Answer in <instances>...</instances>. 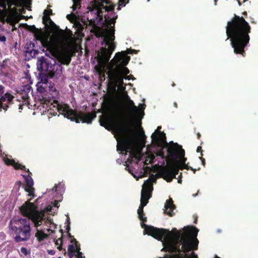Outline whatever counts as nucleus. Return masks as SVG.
Listing matches in <instances>:
<instances>
[{"mask_svg":"<svg viewBox=\"0 0 258 258\" xmlns=\"http://www.w3.org/2000/svg\"><path fill=\"white\" fill-rule=\"evenodd\" d=\"M100 124L106 129L113 131L117 142V150L125 155L128 153L125 169L137 180L151 172L150 167H145V165L154 162L156 152L163 151L169 145L166 141L165 134L160 131L161 126H159L152 134L151 139L153 145L159 148L160 150L153 151L152 146H148L145 153L142 154V150L145 143L138 137L130 135V121L118 109L110 115L102 116Z\"/></svg>","mask_w":258,"mask_h":258,"instance_id":"f257e3e1","label":"nucleus"},{"mask_svg":"<svg viewBox=\"0 0 258 258\" xmlns=\"http://www.w3.org/2000/svg\"><path fill=\"white\" fill-rule=\"evenodd\" d=\"M73 10L76 11L80 7L81 0H72ZM87 17L91 22H99L104 25V28L97 33V36L102 39L103 46L97 52V64L94 69L99 76L100 80L105 79V73L108 65L115 63V66H125L130 60L124 51L117 52L109 61L111 55L115 50L114 25L117 15L113 11L114 6L110 0H89Z\"/></svg>","mask_w":258,"mask_h":258,"instance_id":"f03ea898","label":"nucleus"},{"mask_svg":"<svg viewBox=\"0 0 258 258\" xmlns=\"http://www.w3.org/2000/svg\"><path fill=\"white\" fill-rule=\"evenodd\" d=\"M156 180V177L152 175L145 181L142 186L141 204L138 210V214L140 220L143 222L141 223V226L142 228H144V234H148L161 240L164 248L167 251L179 252L181 249L184 253L183 258H198L197 255L193 252L190 255L187 254L191 250H195L198 248L199 241L197 236L199 230L195 227H185L182 233L181 231H177L176 228H173L170 231L167 229L147 226L143 223L147 220L146 217L144 216L143 209L151 197L153 189V183ZM179 258H182V256H179Z\"/></svg>","mask_w":258,"mask_h":258,"instance_id":"7ed1b4c3","label":"nucleus"},{"mask_svg":"<svg viewBox=\"0 0 258 258\" xmlns=\"http://www.w3.org/2000/svg\"><path fill=\"white\" fill-rule=\"evenodd\" d=\"M37 39L49 51L50 55L41 57L38 59L37 69L50 77L55 75V70L59 66L56 64V59L63 64H69L71 60L68 50L64 48V35L60 30L56 35L51 36L41 30H37L35 32Z\"/></svg>","mask_w":258,"mask_h":258,"instance_id":"20e7f679","label":"nucleus"},{"mask_svg":"<svg viewBox=\"0 0 258 258\" xmlns=\"http://www.w3.org/2000/svg\"><path fill=\"white\" fill-rule=\"evenodd\" d=\"M59 202L55 200L53 206L49 205L40 212H33V208L26 210V206L23 207L24 213L30 216L35 228L34 236L39 246L45 244L49 240L50 234L55 230L56 225L47 214L54 215L56 212L59 206Z\"/></svg>","mask_w":258,"mask_h":258,"instance_id":"39448f33","label":"nucleus"},{"mask_svg":"<svg viewBox=\"0 0 258 258\" xmlns=\"http://www.w3.org/2000/svg\"><path fill=\"white\" fill-rule=\"evenodd\" d=\"M165 149L166 153L163 151H158L156 152V155L163 159V164L165 161L168 163V165L162 170L161 174L164 179L170 182L176 177L179 169L188 170L189 166L185 164L186 158L184 157V150L177 143L172 142Z\"/></svg>","mask_w":258,"mask_h":258,"instance_id":"423d86ee","label":"nucleus"},{"mask_svg":"<svg viewBox=\"0 0 258 258\" xmlns=\"http://www.w3.org/2000/svg\"><path fill=\"white\" fill-rule=\"evenodd\" d=\"M250 26L242 17L236 16L228 22L226 27V33L230 38L231 44L235 53L242 54L244 48L249 41V33Z\"/></svg>","mask_w":258,"mask_h":258,"instance_id":"0eeeda50","label":"nucleus"},{"mask_svg":"<svg viewBox=\"0 0 258 258\" xmlns=\"http://www.w3.org/2000/svg\"><path fill=\"white\" fill-rule=\"evenodd\" d=\"M30 200L31 199L26 202L20 208L21 212L26 217H15L10 222L11 229L16 234L14 239L17 242L26 241L31 236L30 220L31 221V218L30 215L24 213L23 207L26 206V210H31L30 208H33L34 213L40 212L37 210V207L33 203L30 202Z\"/></svg>","mask_w":258,"mask_h":258,"instance_id":"6e6552de","label":"nucleus"},{"mask_svg":"<svg viewBox=\"0 0 258 258\" xmlns=\"http://www.w3.org/2000/svg\"><path fill=\"white\" fill-rule=\"evenodd\" d=\"M47 93H48L53 102H55L56 110L64 115L68 119L75 121L76 122L82 121L83 123H91L92 120L96 116L94 113H85L82 112H78L71 108L67 104H57L56 103V99L58 96V92L53 86L49 84L47 87Z\"/></svg>","mask_w":258,"mask_h":258,"instance_id":"1a4fd4ad","label":"nucleus"},{"mask_svg":"<svg viewBox=\"0 0 258 258\" xmlns=\"http://www.w3.org/2000/svg\"><path fill=\"white\" fill-rule=\"evenodd\" d=\"M115 63L111 65H108L107 70L105 73L109 80L115 85H118V87L122 90L125 89V87L123 86V78L129 73V70L124 66H117L114 68Z\"/></svg>","mask_w":258,"mask_h":258,"instance_id":"9d476101","label":"nucleus"},{"mask_svg":"<svg viewBox=\"0 0 258 258\" xmlns=\"http://www.w3.org/2000/svg\"><path fill=\"white\" fill-rule=\"evenodd\" d=\"M6 162L8 164L12 165L14 166V167L16 169H21L22 170L25 171V172H28V175L22 174L24 178L25 179L26 186L25 187V190L28 192V196H32L33 197H35L34 194V188L33 186L34 184L33 180L30 175V174H31L28 169H26L25 166H23L18 163L16 162L14 160L9 159H8Z\"/></svg>","mask_w":258,"mask_h":258,"instance_id":"9b49d317","label":"nucleus"},{"mask_svg":"<svg viewBox=\"0 0 258 258\" xmlns=\"http://www.w3.org/2000/svg\"><path fill=\"white\" fill-rule=\"evenodd\" d=\"M126 99L128 102L130 114L132 118L137 120L141 119L144 115V110L146 105L145 104H140L139 107H137L135 105L133 101L130 99L128 96H126Z\"/></svg>","mask_w":258,"mask_h":258,"instance_id":"f8f14e48","label":"nucleus"},{"mask_svg":"<svg viewBox=\"0 0 258 258\" xmlns=\"http://www.w3.org/2000/svg\"><path fill=\"white\" fill-rule=\"evenodd\" d=\"M14 96L9 93L5 94L4 96H2L0 99V110L3 109L5 110H7L9 104L11 103Z\"/></svg>","mask_w":258,"mask_h":258,"instance_id":"ddd939ff","label":"nucleus"},{"mask_svg":"<svg viewBox=\"0 0 258 258\" xmlns=\"http://www.w3.org/2000/svg\"><path fill=\"white\" fill-rule=\"evenodd\" d=\"M64 191L63 184L59 183L58 185H55L52 189L47 190V192L52 195V198H54L57 197L56 195L61 194Z\"/></svg>","mask_w":258,"mask_h":258,"instance_id":"4468645a","label":"nucleus"},{"mask_svg":"<svg viewBox=\"0 0 258 258\" xmlns=\"http://www.w3.org/2000/svg\"><path fill=\"white\" fill-rule=\"evenodd\" d=\"M164 208V212L170 216H172L173 210L175 209V206L173 203L172 199H169L166 201Z\"/></svg>","mask_w":258,"mask_h":258,"instance_id":"2eb2a0df","label":"nucleus"},{"mask_svg":"<svg viewBox=\"0 0 258 258\" xmlns=\"http://www.w3.org/2000/svg\"><path fill=\"white\" fill-rule=\"evenodd\" d=\"M47 87L48 85L47 83H40L38 85L37 90L42 93H47Z\"/></svg>","mask_w":258,"mask_h":258,"instance_id":"dca6fc26","label":"nucleus"},{"mask_svg":"<svg viewBox=\"0 0 258 258\" xmlns=\"http://www.w3.org/2000/svg\"><path fill=\"white\" fill-rule=\"evenodd\" d=\"M7 5L10 8L13 5L11 0H0V7L6 9Z\"/></svg>","mask_w":258,"mask_h":258,"instance_id":"f3484780","label":"nucleus"},{"mask_svg":"<svg viewBox=\"0 0 258 258\" xmlns=\"http://www.w3.org/2000/svg\"><path fill=\"white\" fill-rule=\"evenodd\" d=\"M52 13L51 10H45L44 11V16L43 17V20L44 22L51 21L49 16Z\"/></svg>","mask_w":258,"mask_h":258,"instance_id":"a211bd4d","label":"nucleus"},{"mask_svg":"<svg viewBox=\"0 0 258 258\" xmlns=\"http://www.w3.org/2000/svg\"><path fill=\"white\" fill-rule=\"evenodd\" d=\"M80 247L77 244L75 245V250L74 253L77 258H85V256L82 255V253L80 251Z\"/></svg>","mask_w":258,"mask_h":258,"instance_id":"6ab92c4d","label":"nucleus"},{"mask_svg":"<svg viewBox=\"0 0 258 258\" xmlns=\"http://www.w3.org/2000/svg\"><path fill=\"white\" fill-rule=\"evenodd\" d=\"M129 2V0H118V10H120L121 8L124 7Z\"/></svg>","mask_w":258,"mask_h":258,"instance_id":"aec40b11","label":"nucleus"},{"mask_svg":"<svg viewBox=\"0 0 258 258\" xmlns=\"http://www.w3.org/2000/svg\"><path fill=\"white\" fill-rule=\"evenodd\" d=\"M75 250V246H74L73 244H71L69 246L68 251L69 253V255H70V258H72V257L74 255Z\"/></svg>","mask_w":258,"mask_h":258,"instance_id":"412c9836","label":"nucleus"},{"mask_svg":"<svg viewBox=\"0 0 258 258\" xmlns=\"http://www.w3.org/2000/svg\"><path fill=\"white\" fill-rule=\"evenodd\" d=\"M21 253L25 256L27 255L30 253L29 250H28L26 248L22 247L20 249Z\"/></svg>","mask_w":258,"mask_h":258,"instance_id":"4be33fe9","label":"nucleus"},{"mask_svg":"<svg viewBox=\"0 0 258 258\" xmlns=\"http://www.w3.org/2000/svg\"><path fill=\"white\" fill-rule=\"evenodd\" d=\"M7 16V12L4 10H0V20L4 21Z\"/></svg>","mask_w":258,"mask_h":258,"instance_id":"5701e85b","label":"nucleus"},{"mask_svg":"<svg viewBox=\"0 0 258 258\" xmlns=\"http://www.w3.org/2000/svg\"><path fill=\"white\" fill-rule=\"evenodd\" d=\"M4 92L5 87L3 85H0V96H2Z\"/></svg>","mask_w":258,"mask_h":258,"instance_id":"b1692460","label":"nucleus"},{"mask_svg":"<svg viewBox=\"0 0 258 258\" xmlns=\"http://www.w3.org/2000/svg\"><path fill=\"white\" fill-rule=\"evenodd\" d=\"M6 21L8 23H12L13 21V18L12 16H9L6 19Z\"/></svg>","mask_w":258,"mask_h":258,"instance_id":"393cba45","label":"nucleus"},{"mask_svg":"<svg viewBox=\"0 0 258 258\" xmlns=\"http://www.w3.org/2000/svg\"><path fill=\"white\" fill-rule=\"evenodd\" d=\"M138 50L130 49L127 51V53L129 54H132L133 53H137Z\"/></svg>","mask_w":258,"mask_h":258,"instance_id":"a878e982","label":"nucleus"},{"mask_svg":"<svg viewBox=\"0 0 258 258\" xmlns=\"http://www.w3.org/2000/svg\"><path fill=\"white\" fill-rule=\"evenodd\" d=\"M47 251L48 254L52 255H54L55 253V251L52 249H48L47 250Z\"/></svg>","mask_w":258,"mask_h":258,"instance_id":"bb28decb","label":"nucleus"},{"mask_svg":"<svg viewBox=\"0 0 258 258\" xmlns=\"http://www.w3.org/2000/svg\"><path fill=\"white\" fill-rule=\"evenodd\" d=\"M6 41V37L4 35H0V41L5 42Z\"/></svg>","mask_w":258,"mask_h":258,"instance_id":"cd10ccee","label":"nucleus"},{"mask_svg":"<svg viewBox=\"0 0 258 258\" xmlns=\"http://www.w3.org/2000/svg\"><path fill=\"white\" fill-rule=\"evenodd\" d=\"M123 78H124L125 80H130L131 79H134L133 76L132 75L130 76H125Z\"/></svg>","mask_w":258,"mask_h":258,"instance_id":"c85d7f7f","label":"nucleus"},{"mask_svg":"<svg viewBox=\"0 0 258 258\" xmlns=\"http://www.w3.org/2000/svg\"><path fill=\"white\" fill-rule=\"evenodd\" d=\"M67 18L70 20V21H72L73 20L71 19V17H73V19L76 18V16L75 15H68L67 16Z\"/></svg>","mask_w":258,"mask_h":258,"instance_id":"c756f323","label":"nucleus"},{"mask_svg":"<svg viewBox=\"0 0 258 258\" xmlns=\"http://www.w3.org/2000/svg\"><path fill=\"white\" fill-rule=\"evenodd\" d=\"M48 111H49V113L50 114H52L53 115H55L57 114V112H55V111H52L51 110H48Z\"/></svg>","mask_w":258,"mask_h":258,"instance_id":"7c9ffc66","label":"nucleus"},{"mask_svg":"<svg viewBox=\"0 0 258 258\" xmlns=\"http://www.w3.org/2000/svg\"><path fill=\"white\" fill-rule=\"evenodd\" d=\"M238 2L239 5H241V3H244L246 0H236Z\"/></svg>","mask_w":258,"mask_h":258,"instance_id":"2f4dec72","label":"nucleus"},{"mask_svg":"<svg viewBox=\"0 0 258 258\" xmlns=\"http://www.w3.org/2000/svg\"><path fill=\"white\" fill-rule=\"evenodd\" d=\"M200 159L202 160V164L205 166V160L204 159H202V158H200Z\"/></svg>","mask_w":258,"mask_h":258,"instance_id":"473e14b6","label":"nucleus"},{"mask_svg":"<svg viewBox=\"0 0 258 258\" xmlns=\"http://www.w3.org/2000/svg\"><path fill=\"white\" fill-rule=\"evenodd\" d=\"M23 104H20L19 109L20 110V111H21V110L23 109Z\"/></svg>","mask_w":258,"mask_h":258,"instance_id":"72a5a7b5","label":"nucleus"},{"mask_svg":"<svg viewBox=\"0 0 258 258\" xmlns=\"http://www.w3.org/2000/svg\"><path fill=\"white\" fill-rule=\"evenodd\" d=\"M60 241V242H62V240L61 239H58L56 240V242H55V244H58V242Z\"/></svg>","mask_w":258,"mask_h":258,"instance_id":"f704fd0d","label":"nucleus"},{"mask_svg":"<svg viewBox=\"0 0 258 258\" xmlns=\"http://www.w3.org/2000/svg\"><path fill=\"white\" fill-rule=\"evenodd\" d=\"M201 150H202V148H201V147L199 146V147H198V148H197V152H200V151H201Z\"/></svg>","mask_w":258,"mask_h":258,"instance_id":"c9c22d12","label":"nucleus"},{"mask_svg":"<svg viewBox=\"0 0 258 258\" xmlns=\"http://www.w3.org/2000/svg\"><path fill=\"white\" fill-rule=\"evenodd\" d=\"M189 169H190V170H192V171H194V173H195V172H196V169H194V168H192V167H190V166H189Z\"/></svg>","mask_w":258,"mask_h":258,"instance_id":"e433bc0d","label":"nucleus"},{"mask_svg":"<svg viewBox=\"0 0 258 258\" xmlns=\"http://www.w3.org/2000/svg\"><path fill=\"white\" fill-rule=\"evenodd\" d=\"M142 136H143V137H142L143 138V140H144L146 136H145V135L144 133H142Z\"/></svg>","mask_w":258,"mask_h":258,"instance_id":"4c0bfd02","label":"nucleus"},{"mask_svg":"<svg viewBox=\"0 0 258 258\" xmlns=\"http://www.w3.org/2000/svg\"><path fill=\"white\" fill-rule=\"evenodd\" d=\"M218 0H214V4H215V5H217V2Z\"/></svg>","mask_w":258,"mask_h":258,"instance_id":"58836bf2","label":"nucleus"},{"mask_svg":"<svg viewBox=\"0 0 258 258\" xmlns=\"http://www.w3.org/2000/svg\"><path fill=\"white\" fill-rule=\"evenodd\" d=\"M178 182L180 183L181 182V180L180 179L178 180Z\"/></svg>","mask_w":258,"mask_h":258,"instance_id":"ea45409f","label":"nucleus"},{"mask_svg":"<svg viewBox=\"0 0 258 258\" xmlns=\"http://www.w3.org/2000/svg\"><path fill=\"white\" fill-rule=\"evenodd\" d=\"M174 106L175 107H177V104H176V103H174Z\"/></svg>","mask_w":258,"mask_h":258,"instance_id":"a19ab883","label":"nucleus"},{"mask_svg":"<svg viewBox=\"0 0 258 258\" xmlns=\"http://www.w3.org/2000/svg\"><path fill=\"white\" fill-rule=\"evenodd\" d=\"M58 249H59L60 250L61 249V246H58Z\"/></svg>","mask_w":258,"mask_h":258,"instance_id":"79ce46f5","label":"nucleus"},{"mask_svg":"<svg viewBox=\"0 0 258 258\" xmlns=\"http://www.w3.org/2000/svg\"><path fill=\"white\" fill-rule=\"evenodd\" d=\"M197 195H198V194H196V195H193L192 196H193V197H196V196H197Z\"/></svg>","mask_w":258,"mask_h":258,"instance_id":"37998d69","label":"nucleus"},{"mask_svg":"<svg viewBox=\"0 0 258 258\" xmlns=\"http://www.w3.org/2000/svg\"><path fill=\"white\" fill-rule=\"evenodd\" d=\"M160 258H162V257H160Z\"/></svg>","mask_w":258,"mask_h":258,"instance_id":"c03bdc74","label":"nucleus"}]
</instances>
